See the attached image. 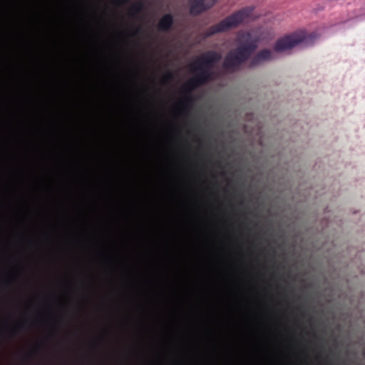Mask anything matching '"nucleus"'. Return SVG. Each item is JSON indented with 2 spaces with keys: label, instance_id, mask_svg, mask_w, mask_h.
<instances>
[{
  "label": "nucleus",
  "instance_id": "1",
  "mask_svg": "<svg viewBox=\"0 0 365 365\" xmlns=\"http://www.w3.org/2000/svg\"><path fill=\"white\" fill-rule=\"evenodd\" d=\"M258 40L248 31L238 33L237 46L225 56L222 66L228 72H235L247 62L257 48Z\"/></svg>",
  "mask_w": 365,
  "mask_h": 365
},
{
  "label": "nucleus",
  "instance_id": "2",
  "mask_svg": "<svg viewBox=\"0 0 365 365\" xmlns=\"http://www.w3.org/2000/svg\"><path fill=\"white\" fill-rule=\"evenodd\" d=\"M221 58V54L215 51H208L200 56L190 66L191 71L196 75L185 83L183 91L189 93L195 88L212 81L214 75L212 69Z\"/></svg>",
  "mask_w": 365,
  "mask_h": 365
},
{
  "label": "nucleus",
  "instance_id": "3",
  "mask_svg": "<svg viewBox=\"0 0 365 365\" xmlns=\"http://www.w3.org/2000/svg\"><path fill=\"white\" fill-rule=\"evenodd\" d=\"M249 12L246 9H241L220 21L219 23L209 27L205 32V38L216 34L227 31L230 29L237 27L248 16Z\"/></svg>",
  "mask_w": 365,
  "mask_h": 365
},
{
  "label": "nucleus",
  "instance_id": "4",
  "mask_svg": "<svg viewBox=\"0 0 365 365\" xmlns=\"http://www.w3.org/2000/svg\"><path fill=\"white\" fill-rule=\"evenodd\" d=\"M306 39L307 34L305 32L302 31L294 32L278 39L274 46V50L277 52L284 51L304 43Z\"/></svg>",
  "mask_w": 365,
  "mask_h": 365
},
{
  "label": "nucleus",
  "instance_id": "5",
  "mask_svg": "<svg viewBox=\"0 0 365 365\" xmlns=\"http://www.w3.org/2000/svg\"><path fill=\"white\" fill-rule=\"evenodd\" d=\"M272 58V53L269 49L264 48L257 52L248 62V68H252L261 63L270 61Z\"/></svg>",
  "mask_w": 365,
  "mask_h": 365
},
{
  "label": "nucleus",
  "instance_id": "6",
  "mask_svg": "<svg viewBox=\"0 0 365 365\" xmlns=\"http://www.w3.org/2000/svg\"><path fill=\"white\" fill-rule=\"evenodd\" d=\"M174 24V19L172 14H165L158 21V29L160 31L167 32L171 29Z\"/></svg>",
  "mask_w": 365,
  "mask_h": 365
},
{
  "label": "nucleus",
  "instance_id": "7",
  "mask_svg": "<svg viewBox=\"0 0 365 365\" xmlns=\"http://www.w3.org/2000/svg\"><path fill=\"white\" fill-rule=\"evenodd\" d=\"M207 9L204 0H195L190 7V14L192 16H197Z\"/></svg>",
  "mask_w": 365,
  "mask_h": 365
},
{
  "label": "nucleus",
  "instance_id": "8",
  "mask_svg": "<svg viewBox=\"0 0 365 365\" xmlns=\"http://www.w3.org/2000/svg\"><path fill=\"white\" fill-rule=\"evenodd\" d=\"M144 9V4L143 1H137L134 3L129 9L128 14L130 16H135L142 12Z\"/></svg>",
  "mask_w": 365,
  "mask_h": 365
},
{
  "label": "nucleus",
  "instance_id": "9",
  "mask_svg": "<svg viewBox=\"0 0 365 365\" xmlns=\"http://www.w3.org/2000/svg\"><path fill=\"white\" fill-rule=\"evenodd\" d=\"M192 101V98L190 96H187L182 101H180V104L185 109H186L190 108Z\"/></svg>",
  "mask_w": 365,
  "mask_h": 365
},
{
  "label": "nucleus",
  "instance_id": "10",
  "mask_svg": "<svg viewBox=\"0 0 365 365\" xmlns=\"http://www.w3.org/2000/svg\"><path fill=\"white\" fill-rule=\"evenodd\" d=\"M173 78V74L171 72H168L163 76V81L164 82H168V81H171Z\"/></svg>",
  "mask_w": 365,
  "mask_h": 365
},
{
  "label": "nucleus",
  "instance_id": "11",
  "mask_svg": "<svg viewBox=\"0 0 365 365\" xmlns=\"http://www.w3.org/2000/svg\"><path fill=\"white\" fill-rule=\"evenodd\" d=\"M24 327V324H20L18 327L12 329V334L14 335L18 331L22 329Z\"/></svg>",
  "mask_w": 365,
  "mask_h": 365
},
{
  "label": "nucleus",
  "instance_id": "12",
  "mask_svg": "<svg viewBox=\"0 0 365 365\" xmlns=\"http://www.w3.org/2000/svg\"><path fill=\"white\" fill-rule=\"evenodd\" d=\"M141 32V29L140 27L137 28L135 29V31H133L131 34V36H136L138 35H139Z\"/></svg>",
  "mask_w": 365,
  "mask_h": 365
},
{
  "label": "nucleus",
  "instance_id": "13",
  "mask_svg": "<svg viewBox=\"0 0 365 365\" xmlns=\"http://www.w3.org/2000/svg\"><path fill=\"white\" fill-rule=\"evenodd\" d=\"M120 4H125L126 3L128 0H118Z\"/></svg>",
  "mask_w": 365,
  "mask_h": 365
}]
</instances>
